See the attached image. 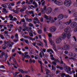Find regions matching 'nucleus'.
Wrapping results in <instances>:
<instances>
[{
  "instance_id": "nucleus-1",
  "label": "nucleus",
  "mask_w": 77,
  "mask_h": 77,
  "mask_svg": "<svg viewBox=\"0 0 77 77\" xmlns=\"http://www.w3.org/2000/svg\"><path fill=\"white\" fill-rule=\"evenodd\" d=\"M64 32L62 34V38L64 39L66 38V37L67 36V38L69 39L70 36H71V32H72L70 27L69 26L67 27L66 29H64Z\"/></svg>"
},
{
  "instance_id": "nucleus-2",
  "label": "nucleus",
  "mask_w": 77,
  "mask_h": 77,
  "mask_svg": "<svg viewBox=\"0 0 77 77\" xmlns=\"http://www.w3.org/2000/svg\"><path fill=\"white\" fill-rule=\"evenodd\" d=\"M71 3L72 2L71 0H65L64 2V4L66 6L69 7L71 4Z\"/></svg>"
},
{
  "instance_id": "nucleus-3",
  "label": "nucleus",
  "mask_w": 77,
  "mask_h": 77,
  "mask_svg": "<svg viewBox=\"0 0 77 77\" xmlns=\"http://www.w3.org/2000/svg\"><path fill=\"white\" fill-rule=\"evenodd\" d=\"M62 36H60L56 40V42L57 44H59L61 43L62 42Z\"/></svg>"
},
{
  "instance_id": "nucleus-4",
  "label": "nucleus",
  "mask_w": 77,
  "mask_h": 77,
  "mask_svg": "<svg viewBox=\"0 0 77 77\" xmlns=\"http://www.w3.org/2000/svg\"><path fill=\"white\" fill-rule=\"evenodd\" d=\"M51 12H52V9L51 8H48L46 9V13L48 15H49Z\"/></svg>"
},
{
  "instance_id": "nucleus-5",
  "label": "nucleus",
  "mask_w": 77,
  "mask_h": 77,
  "mask_svg": "<svg viewBox=\"0 0 77 77\" xmlns=\"http://www.w3.org/2000/svg\"><path fill=\"white\" fill-rule=\"evenodd\" d=\"M63 18V14H59L57 16V19L58 20H61Z\"/></svg>"
},
{
  "instance_id": "nucleus-6",
  "label": "nucleus",
  "mask_w": 77,
  "mask_h": 77,
  "mask_svg": "<svg viewBox=\"0 0 77 77\" xmlns=\"http://www.w3.org/2000/svg\"><path fill=\"white\" fill-rule=\"evenodd\" d=\"M49 29L51 32H55V31H56V27L54 26H52L49 28Z\"/></svg>"
},
{
  "instance_id": "nucleus-7",
  "label": "nucleus",
  "mask_w": 77,
  "mask_h": 77,
  "mask_svg": "<svg viewBox=\"0 0 77 77\" xmlns=\"http://www.w3.org/2000/svg\"><path fill=\"white\" fill-rule=\"evenodd\" d=\"M54 3L59 6H61V5H62L63 4V2L61 1H59L54 2Z\"/></svg>"
},
{
  "instance_id": "nucleus-8",
  "label": "nucleus",
  "mask_w": 77,
  "mask_h": 77,
  "mask_svg": "<svg viewBox=\"0 0 77 77\" xmlns=\"http://www.w3.org/2000/svg\"><path fill=\"white\" fill-rule=\"evenodd\" d=\"M77 22H73L70 24V27L72 28H74L75 27L77 26Z\"/></svg>"
},
{
  "instance_id": "nucleus-9",
  "label": "nucleus",
  "mask_w": 77,
  "mask_h": 77,
  "mask_svg": "<svg viewBox=\"0 0 77 77\" xmlns=\"http://www.w3.org/2000/svg\"><path fill=\"white\" fill-rule=\"evenodd\" d=\"M69 45H65L63 47L62 49L63 50H68V49H69Z\"/></svg>"
},
{
  "instance_id": "nucleus-10",
  "label": "nucleus",
  "mask_w": 77,
  "mask_h": 77,
  "mask_svg": "<svg viewBox=\"0 0 77 77\" xmlns=\"http://www.w3.org/2000/svg\"><path fill=\"white\" fill-rule=\"evenodd\" d=\"M18 74H19V72H15V75H13L14 77H23V75L21 74L18 75H17Z\"/></svg>"
},
{
  "instance_id": "nucleus-11",
  "label": "nucleus",
  "mask_w": 77,
  "mask_h": 77,
  "mask_svg": "<svg viewBox=\"0 0 77 77\" xmlns=\"http://www.w3.org/2000/svg\"><path fill=\"white\" fill-rule=\"evenodd\" d=\"M60 75H61L62 77H64V76L66 77H70L69 75H66L65 73H60Z\"/></svg>"
},
{
  "instance_id": "nucleus-12",
  "label": "nucleus",
  "mask_w": 77,
  "mask_h": 77,
  "mask_svg": "<svg viewBox=\"0 0 77 77\" xmlns=\"http://www.w3.org/2000/svg\"><path fill=\"white\" fill-rule=\"evenodd\" d=\"M3 45V47L2 48V49H3V50H6V48H7L8 47V44L5 43Z\"/></svg>"
},
{
  "instance_id": "nucleus-13",
  "label": "nucleus",
  "mask_w": 77,
  "mask_h": 77,
  "mask_svg": "<svg viewBox=\"0 0 77 77\" xmlns=\"http://www.w3.org/2000/svg\"><path fill=\"white\" fill-rule=\"evenodd\" d=\"M18 40V34L16 33L15 35V39L14 40V42H17Z\"/></svg>"
},
{
  "instance_id": "nucleus-14",
  "label": "nucleus",
  "mask_w": 77,
  "mask_h": 77,
  "mask_svg": "<svg viewBox=\"0 0 77 77\" xmlns=\"http://www.w3.org/2000/svg\"><path fill=\"white\" fill-rule=\"evenodd\" d=\"M49 41L51 43V45H53V46H54L55 45V44H54V41H52L51 38H50L49 39Z\"/></svg>"
},
{
  "instance_id": "nucleus-15",
  "label": "nucleus",
  "mask_w": 77,
  "mask_h": 77,
  "mask_svg": "<svg viewBox=\"0 0 77 77\" xmlns=\"http://www.w3.org/2000/svg\"><path fill=\"white\" fill-rule=\"evenodd\" d=\"M19 71L20 72L22 73H23V74H24L26 73V74H27L28 73V71H24L23 70V69H18Z\"/></svg>"
},
{
  "instance_id": "nucleus-16",
  "label": "nucleus",
  "mask_w": 77,
  "mask_h": 77,
  "mask_svg": "<svg viewBox=\"0 0 77 77\" xmlns=\"http://www.w3.org/2000/svg\"><path fill=\"white\" fill-rule=\"evenodd\" d=\"M71 23H72V20H70L69 21H67L66 22H65L64 24H66V25L68 26V25H69V24H71Z\"/></svg>"
},
{
  "instance_id": "nucleus-17",
  "label": "nucleus",
  "mask_w": 77,
  "mask_h": 77,
  "mask_svg": "<svg viewBox=\"0 0 77 77\" xmlns=\"http://www.w3.org/2000/svg\"><path fill=\"white\" fill-rule=\"evenodd\" d=\"M69 55L70 57H75L76 56V54L75 53H70Z\"/></svg>"
},
{
  "instance_id": "nucleus-18",
  "label": "nucleus",
  "mask_w": 77,
  "mask_h": 77,
  "mask_svg": "<svg viewBox=\"0 0 77 77\" xmlns=\"http://www.w3.org/2000/svg\"><path fill=\"white\" fill-rule=\"evenodd\" d=\"M39 55L40 57H41V58H42V55H43V56H44V53L43 51H41V52H40Z\"/></svg>"
},
{
  "instance_id": "nucleus-19",
  "label": "nucleus",
  "mask_w": 77,
  "mask_h": 77,
  "mask_svg": "<svg viewBox=\"0 0 77 77\" xmlns=\"http://www.w3.org/2000/svg\"><path fill=\"white\" fill-rule=\"evenodd\" d=\"M47 52H50V51H51V53H54V51H53V49H48L47 50Z\"/></svg>"
},
{
  "instance_id": "nucleus-20",
  "label": "nucleus",
  "mask_w": 77,
  "mask_h": 77,
  "mask_svg": "<svg viewBox=\"0 0 77 77\" xmlns=\"http://www.w3.org/2000/svg\"><path fill=\"white\" fill-rule=\"evenodd\" d=\"M39 45L41 46V47H43V46L44 45L43 43H42V42H41V41H39Z\"/></svg>"
},
{
  "instance_id": "nucleus-21",
  "label": "nucleus",
  "mask_w": 77,
  "mask_h": 77,
  "mask_svg": "<svg viewBox=\"0 0 77 77\" xmlns=\"http://www.w3.org/2000/svg\"><path fill=\"white\" fill-rule=\"evenodd\" d=\"M45 71H46V74H49V73H50V72H51L50 70L48 69H45Z\"/></svg>"
},
{
  "instance_id": "nucleus-22",
  "label": "nucleus",
  "mask_w": 77,
  "mask_h": 77,
  "mask_svg": "<svg viewBox=\"0 0 77 77\" xmlns=\"http://www.w3.org/2000/svg\"><path fill=\"white\" fill-rule=\"evenodd\" d=\"M43 41H44L45 42V47H48V46H47V41L45 39L43 40Z\"/></svg>"
},
{
  "instance_id": "nucleus-23",
  "label": "nucleus",
  "mask_w": 77,
  "mask_h": 77,
  "mask_svg": "<svg viewBox=\"0 0 77 77\" xmlns=\"http://www.w3.org/2000/svg\"><path fill=\"white\" fill-rule=\"evenodd\" d=\"M3 11H2V12H5V13H8V12L6 11V9L5 8H3L2 9Z\"/></svg>"
},
{
  "instance_id": "nucleus-24",
  "label": "nucleus",
  "mask_w": 77,
  "mask_h": 77,
  "mask_svg": "<svg viewBox=\"0 0 77 77\" xmlns=\"http://www.w3.org/2000/svg\"><path fill=\"white\" fill-rule=\"evenodd\" d=\"M8 54H6L5 55V58H4V60L5 61H6V60H7V58H8Z\"/></svg>"
},
{
  "instance_id": "nucleus-25",
  "label": "nucleus",
  "mask_w": 77,
  "mask_h": 77,
  "mask_svg": "<svg viewBox=\"0 0 77 77\" xmlns=\"http://www.w3.org/2000/svg\"><path fill=\"white\" fill-rule=\"evenodd\" d=\"M19 28H18V29L19 32H21V29H22V27L21 26L19 27Z\"/></svg>"
},
{
  "instance_id": "nucleus-26",
  "label": "nucleus",
  "mask_w": 77,
  "mask_h": 77,
  "mask_svg": "<svg viewBox=\"0 0 77 77\" xmlns=\"http://www.w3.org/2000/svg\"><path fill=\"white\" fill-rule=\"evenodd\" d=\"M23 41H25V43L26 44H29V41L27 39H25Z\"/></svg>"
},
{
  "instance_id": "nucleus-27",
  "label": "nucleus",
  "mask_w": 77,
  "mask_h": 77,
  "mask_svg": "<svg viewBox=\"0 0 77 77\" xmlns=\"http://www.w3.org/2000/svg\"><path fill=\"white\" fill-rule=\"evenodd\" d=\"M52 70H54V71L56 70V67H54L53 65H52Z\"/></svg>"
},
{
  "instance_id": "nucleus-28",
  "label": "nucleus",
  "mask_w": 77,
  "mask_h": 77,
  "mask_svg": "<svg viewBox=\"0 0 77 77\" xmlns=\"http://www.w3.org/2000/svg\"><path fill=\"white\" fill-rule=\"evenodd\" d=\"M11 11H13L14 12H15V13H16V14H18V11L17 10H15L14 9H13V10H11Z\"/></svg>"
},
{
  "instance_id": "nucleus-29",
  "label": "nucleus",
  "mask_w": 77,
  "mask_h": 77,
  "mask_svg": "<svg viewBox=\"0 0 77 77\" xmlns=\"http://www.w3.org/2000/svg\"><path fill=\"white\" fill-rule=\"evenodd\" d=\"M33 0H30V1H29L28 4H32L33 2Z\"/></svg>"
},
{
  "instance_id": "nucleus-30",
  "label": "nucleus",
  "mask_w": 77,
  "mask_h": 77,
  "mask_svg": "<svg viewBox=\"0 0 77 77\" xmlns=\"http://www.w3.org/2000/svg\"><path fill=\"white\" fill-rule=\"evenodd\" d=\"M41 10L42 11V14H45V11L42 8H41Z\"/></svg>"
},
{
  "instance_id": "nucleus-31",
  "label": "nucleus",
  "mask_w": 77,
  "mask_h": 77,
  "mask_svg": "<svg viewBox=\"0 0 77 77\" xmlns=\"http://www.w3.org/2000/svg\"><path fill=\"white\" fill-rule=\"evenodd\" d=\"M5 4L8 6H11V3H5Z\"/></svg>"
},
{
  "instance_id": "nucleus-32",
  "label": "nucleus",
  "mask_w": 77,
  "mask_h": 77,
  "mask_svg": "<svg viewBox=\"0 0 77 77\" xmlns=\"http://www.w3.org/2000/svg\"><path fill=\"white\" fill-rule=\"evenodd\" d=\"M52 63L54 65H57V63L55 62V61H52Z\"/></svg>"
},
{
  "instance_id": "nucleus-33",
  "label": "nucleus",
  "mask_w": 77,
  "mask_h": 77,
  "mask_svg": "<svg viewBox=\"0 0 77 77\" xmlns=\"http://www.w3.org/2000/svg\"><path fill=\"white\" fill-rule=\"evenodd\" d=\"M42 33V30L41 29H39V34H41Z\"/></svg>"
},
{
  "instance_id": "nucleus-34",
  "label": "nucleus",
  "mask_w": 77,
  "mask_h": 77,
  "mask_svg": "<svg viewBox=\"0 0 77 77\" xmlns=\"http://www.w3.org/2000/svg\"><path fill=\"white\" fill-rule=\"evenodd\" d=\"M0 37L1 38V39H5V37H4V36H3V35H2V34H0Z\"/></svg>"
},
{
  "instance_id": "nucleus-35",
  "label": "nucleus",
  "mask_w": 77,
  "mask_h": 77,
  "mask_svg": "<svg viewBox=\"0 0 77 77\" xmlns=\"http://www.w3.org/2000/svg\"><path fill=\"white\" fill-rule=\"evenodd\" d=\"M44 17L46 19V20H48V17L46 15H44Z\"/></svg>"
},
{
  "instance_id": "nucleus-36",
  "label": "nucleus",
  "mask_w": 77,
  "mask_h": 77,
  "mask_svg": "<svg viewBox=\"0 0 77 77\" xmlns=\"http://www.w3.org/2000/svg\"><path fill=\"white\" fill-rule=\"evenodd\" d=\"M2 6L3 8H7V6L6 5L4 4L2 5Z\"/></svg>"
},
{
  "instance_id": "nucleus-37",
  "label": "nucleus",
  "mask_w": 77,
  "mask_h": 77,
  "mask_svg": "<svg viewBox=\"0 0 77 77\" xmlns=\"http://www.w3.org/2000/svg\"><path fill=\"white\" fill-rule=\"evenodd\" d=\"M53 19V18L51 16H48V20H51Z\"/></svg>"
},
{
  "instance_id": "nucleus-38",
  "label": "nucleus",
  "mask_w": 77,
  "mask_h": 77,
  "mask_svg": "<svg viewBox=\"0 0 77 77\" xmlns=\"http://www.w3.org/2000/svg\"><path fill=\"white\" fill-rule=\"evenodd\" d=\"M73 15L74 17H77L76 15H77V12H76L75 13H74L73 14Z\"/></svg>"
},
{
  "instance_id": "nucleus-39",
  "label": "nucleus",
  "mask_w": 77,
  "mask_h": 77,
  "mask_svg": "<svg viewBox=\"0 0 77 77\" xmlns=\"http://www.w3.org/2000/svg\"><path fill=\"white\" fill-rule=\"evenodd\" d=\"M30 57V56H29V55H25L24 56V58H26V57Z\"/></svg>"
},
{
  "instance_id": "nucleus-40",
  "label": "nucleus",
  "mask_w": 77,
  "mask_h": 77,
  "mask_svg": "<svg viewBox=\"0 0 77 77\" xmlns=\"http://www.w3.org/2000/svg\"><path fill=\"white\" fill-rule=\"evenodd\" d=\"M14 3H15L14 2L11 3V5L12 6H14V5H15V4H14Z\"/></svg>"
},
{
  "instance_id": "nucleus-41",
  "label": "nucleus",
  "mask_w": 77,
  "mask_h": 77,
  "mask_svg": "<svg viewBox=\"0 0 77 77\" xmlns=\"http://www.w3.org/2000/svg\"><path fill=\"white\" fill-rule=\"evenodd\" d=\"M9 18H11V19H13L14 18V17L13 16H12V15H9Z\"/></svg>"
},
{
  "instance_id": "nucleus-42",
  "label": "nucleus",
  "mask_w": 77,
  "mask_h": 77,
  "mask_svg": "<svg viewBox=\"0 0 77 77\" xmlns=\"http://www.w3.org/2000/svg\"><path fill=\"white\" fill-rule=\"evenodd\" d=\"M29 25L30 27H32V26H33V25L32 23H29Z\"/></svg>"
},
{
  "instance_id": "nucleus-43",
  "label": "nucleus",
  "mask_w": 77,
  "mask_h": 77,
  "mask_svg": "<svg viewBox=\"0 0 77 77\" xmlns=\"http://www.w3.org/2000/svg\"><path fill=\"white\" fill-rule=\"evenodd\" d=\"M26 20L27 21H29V20L30 21H32V19L31 18H27L26 19Z\"/></svg>"
},
{
  "instance_id": "nucleus-44",
  "label": "nucleus",
  "mask_w": 77,
  "mask_h": 77,
  "mask_svg": "<svg viewBox=\"0 0 77 77\" xmlns=\"http://www.w3.org/2000/svg\"><path fill=\"white\" fill-rule=\"evenodd\" d=\"M21 21L23 23H25V19L24 18L21 19Z\"/></svg>"
},
{
  "instance_id": "nucleus-45",
  "label": "nucleus",
  "mask_w": 77,
  "mask_h": 77,
  "mask_svg": "<svg viewBox=\"0 0 77 77\" xmlns=\"http://www.w3.org/2000/svg\"><path fill=\"white\" fill-rule=\"evenodd\" d=\"M23 8V10H24V11H25L26 9V8H27V6L25 5Z\"/></svg>"
},
{
  "instance_id": "nucleus-46",
  "label": "nucleus",
  "mask_w": 77,
  "mask_h": 77,
  "mask_svg": "<svg viewBox=\"0 0 77 77\" xmlns=\"http://www.w3.org/2000/svg\"><path fill=\"white\" fill-rule=\"evenodd\" d=\"M13 61L16 64H17V61H16V60H15V58H13Z\"/></svg>"
},
{
  "instance_id": "nucleus-47",
  "label": "nucleus",
  "mask_w": 77,
  "mask_h": 77,
  "mask_svg": "<svg viewBox=\"0 0 77 77\" xmlns=\"http://www.w3.org/2000/svg\"><path fill=\"white\" fill-rule=\"evenodd\" d=\"M17 19L16 17H14L13 19L12 20V21H17Z\"/></svg>"
},
{
  "instance_id": "nucleus-48",
  "label": "nucleus",
  "mask_w": 77,
  "mask_h": 77,
  "mask_svg": "<svg viewBox=\"0 0 77 77\" xmlns=\"http://www.w3.org/2000/svg\"><path fill=\"white\" fill-rule=\"evenodd\" d=\"M28 12L30 14H33V11H29Z\"/></svg>"
},
{
  "instance_id": "nucleus-49",
  "label": "nucleus",
  "mask_w": 77,
  "mask_h": 77,
  "mask_svg": "<svg viewBox=\"0 0 77 77\" xmlns=\"http://www.w3.org/2000/svg\"><path fill=\"white\" fill-rule=\"evenodd\" d=\"M60 63L61 64H64V63H63V60L62 59H61L60 62Z\"/></svg>"
},
{
  "instance_id": "nucleus-50",
  "label": "nucleus",
  "mask_w": 77,
  "mask_h": 77,
  "mask_svg": "<svg viewBox=\"0 0 77 77\" xmlns=\"http://www.w3.org/2000/svg\"><path fill=\"white\" fill-rule=\"evenodd\" d=\"M29 36H30L31 37H32V36H33V33H30Z\"/></svg>"
},
{
  "instance_id": "nucleus-51",
  "label": "nucleus",
  "mask_w": 77,
  "mask_h": 77,
  "mask_svg": "<svg viewBox=\"0 0 77 77\" xmlns=\"http://www.w3.org/2000/svg\"><path fill=\"white\" fill-rule=\"evenodd\" d=\"M29 37H30L29 36H25L24 37V38H25V39H27V38H29Z\"/></svg>"
},
{
  "instance_id": "nucleus-52",
  "label": "nucleus",
  "mask_w": 77,
  "mask_h": 77,
  "mask_svg": "<svg viewBox=\"0 0 77 77\" xmlns=\"http://www.w3.org/2000/svg\"><path fill=\"white\" fill-rule=\"evenodd\" d=\"M23 11H24V10L23 8H22V9L20 10V12H23Z\"/></svg>"
},
{
  "instance_id": "nucleus-53",
  "label": "nucleus",
  "mask_w": 77,
  "mask_h": 77,
  "mask_svg": "<svg viewBox=\"0 0 77 77\" xmlns=\"http://www.w3.org/2000/svg\"><path fill=\"white\" fill-rule=\"evenodd\" d=\"M75 17L74 19V20L75 21H77V16Z\"/></svg>"
},
{
  "instance_id": "nucleus-54",
  "label": "nucleus",
  "mask_w": 77,
  "mask_h": 77,
  "mask_svg": "<svg viewBox=\"0 0 77 77\" xmlns=\"http://www.w3.org/2000/svg\"><path fill=\"white\" fill-rule=\"evenodd\" d=\"M8 46H9V47L12 48V45H11V44H10V43L8 44Z\"/></svg>"
},
{
  "instance_id": "nucleus-55",
  "label": "nucleus",
  "mask_w": 77,
  "mask_h": 77,
  "mask_svg": "<svg viewBox=\"0 0 77 77\" xmlns=\"http://www.w3.org/2000/svg\"><path fill=\"white\" fill-rule=\"evenodd\" d=\"M20 3H21V1H19L18 2H16V4L17 5H18V4H20Z\"/></svg>"
},
{
  "instance_id": "nucleus-56",
  "label": "nucleus",
  "mask_w": 77,
  "mask_h": 77,
  "mask_svg": "<svg viewBox=\"0 0 77 77\" xmlns=\"http://www.w3.org/2000/svg\"><path fill=\"white\" fill-rule=\"evenodd\" d=\"M68 71H71V68L69 67L68 68V69H67V72H68Z\"/></svg>"
},
{
  "instance_id": "nucleus-57",
  "label": "nucleus",
  "mask_w": 77,
  "mask_h": 77,
  "mask_svg": "<svg viewBox=\"0 0 77 77\" xmlns=\"http://www.w3.org/2000/svg\"><path fill=\"white\" fill-rule=\"evenodd\" d=\"M64 53L65 54H67L68 53V51H66L64 52Z\"/></svg>"
},
{
  "instance_id": "nucleus-58",
  "label": "nucleus",
  "mask_w": 77,
  "mask_h": 77,
  "mask_svg": "<svg viewBox=\"0 0 77 77\" xmlns=\"http://www.w3.org/2000/svg\"><path fill=\"white\" fill-rule=\"evenodd\" d=\"M34 21H35V20L36 21H38V19L37 18H34Z\"/></svg>"
},
{
  "instance_id": "nucleus-59",
  "label": "nucleus",
  "mask_w": 77,
  "mask_h": 77,
  "mask_svg": "<svg viewBox=\"0 0 77 77\" xmlns=\"http://www.w3.org/2000/svg\"><path fill=\"white\" fill-rule=\"evenodd\" d=\"M32 58H31L29 60V63H32Z\"/></svg>"
},
{
  "instance_id": "nucleus-60",
  "label": "nucleus",
  "mask_w": 77,
  "mask_h": 77,
  "mask_svg": "<svg viewBox=\"0 0 77 77\" xmlns=\"http://www.w3.org/2000/svg\"><path fill=\"white\" fill-rule=\"evenodd\" d=\"M48 36L49 37H51V36H52V35L51 34L49 33L48 34Z\"/></svg>"
},
{
  "instance_id": "nucleus-61",
  "label": "nucleus",
  "mask_w": 77,
  "mask_h": 77,
  "mask_svg": "<svg viewBox=\"0 0 77 77\" xmlns=\"http://www.w3.org/2000/svg\"><path fill=\"white\" fill-rule=\"evenodd\" d=\"M64 70H67V67L66 66H64Z\"/></svg>"
},
{
  "instance_id": "nucleus-62",
  "label": "nucleus",
  "mask_w": 77,
  "mask_h": 77,
  "mask_svg": "<svg viewBox=\"0 0 77 77\" xmlns=\"http://www.w3.org/2000/svg\"><path fill=\"white\" fill-rule=\"evenodd\" d=\"M5 52H2V53H1V55L2 56H4V55H5Z\"/></svg>"
},
{
  "instance_id": "nucleus-63",
  "label": "nucleus",
  "mask_w": 77,
  "mask_h": 77,
  "mask_svg": "<svg viewBox=\"0 0 77 77\" xmlns=\"http://www.w3.org/2000/svg\"><path fill=\"white\" fill-rule=\"evenodd\" d=\"M74 31L75 32H77V29L76 28H75L74 29Z\"/></svg>"
},
{
  "instance_id": "nucleus-64",
  "label": "nucleus",
  "mask_w": 77,
  "mask_h": 77,
  "mask_svg": "<svg viewBox=\"0 0 77 77\" xmlns=\"http://www.w3.org/2000/svg\"><path fill=\"white\" fill-rule=\"evenodd\" d=\"M74 77H77V73L76 74V75L75 74H74Z\"/></svg>"
}]
</instances>
